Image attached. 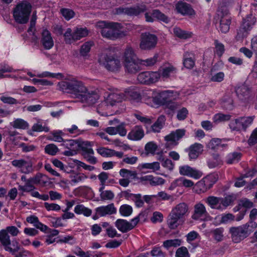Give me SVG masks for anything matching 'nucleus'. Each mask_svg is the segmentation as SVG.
I'll use <instances>...</instances> for the list:
<instances>
[{"instance_id":"1","label":"nucleus","mask_w":257,"mask_h":257,"mask_svg":"<svg viewBox=\"0 0 257 257\" xmlns=\"http://www.w3.org/2000/svg\"><path fill=\"white\" fill-rule=\"evenodd\" d=\"M58 86L60 90L71 94L74 98L88 106L95 104L99 98L96 91L89 89L82 81L76 79L60 82Z\"/></svg>"},{"instance_id":"2","label":"nucleus","mask_w":257,"mask_h":257,"mask_svg":"<svg viewBox=\"0 0 257 257\" xmlns=\"http://www.w3.org/2000/svg\"><path fill=\"white\" fill-rule=\"evenodd\" d=\"M123 60V66L126 72L134 74L141 70L140 59L138 58L132 47H127L125 49Z\"/></svg>"},{"instance_id":"3","label":"nucleus","mask_w":257,"mask_h":257,"mask_svg":"<svg viewBox=\"0 0 257 257\" xmlns=\"http://www.w3.org/2000/svg\"><path fill=\"white\" fill-rule=\"evenodd\" d=\"M32 8V5L27 1L18 4L13 10L15 21L19 24H27L30 18Z\"/></svg>"},{"instance_id":"4","label":"nucleus","mask_w":257,"mask_h":257,"mask_svg":"<svg viewBox=\"0 0 257 257\" xmlns=\"http://www.w3.org/2000/svg\"><path fill=\"white\" fill-rule=\"evenodd\" d=\"M188 205L184 202L180 203L174 207L170 213L167 224L170 229H175L179 225V220L188 213Z\"/></svg>"},{"instance_id":"5","label":"nucleus","mask_w":257,"mask_h":257,"mask_svg":"<svg viewBox=\"0 0 257 257\" xmlns=\"http://www.w3.org/2000/svg\"><path fill=\"white\" fill-rule=\"evenodd\" d=\"M257 227V224L253 221L237 227H231L229 229L232 241L235 243L240 242L248 237L253 229Z\"/></svg>"},{"instance_id":"6","label":"nucleus","mask_w":257,"mask_h":257,"mask_svg":"<svg viewBox=\"0 0 257 257\" xmlns=\"http://www.w3.org/2000/svg\"><path fill=\"white\" fill-rule=\"evenodd\" d=\"M96 27L100 29L102 37L114 40L121 36L119 30L120 24L117 23H107L105 21H99L96 24Z\"/></svg>"},{"instance_id":"7","label":"nucleus","mask_w":257,"mask_h":257,"mask_svg":"<svg viewBox=\"0 0 257 257\" xmlns=\"http://www.w3.org/2000/svg\"><path fill=\"white\" fill-rule=\"evenodd\" d=\"M98 61L109 71L118 72L121 67L119 59L116 57L106 53H103L99 56Z\"/></svg>"},{"instance_id":"8","label":"nucleus","mask_w":257,"mask_h":257,"mask_svg":"<svg viewBox=\"0 0 257 257\" xmlns=\"http://www.w3.org/2000/svg\"><path fill=\"white\" fill-rule=\"evenodd\" d=\"M216 15L220 22V31L223 33H227L230 29L231 20L228 9L222 6L219 7Z\"/></svg>"},{"instance_id":"9","label":"nucleus","mask_w":257,"mask_h":257,"mask_svg":"<svg viewBox=\"0 0 257 257\" xmlns=\"http://www.w3.org/2000/svg\"><path fill=\"white\" fill-rule=\"evenodd\" d=\"M254 118V116H243L233 119L229 123L230 128L235 131H240L241 130L245 131L252 123Z\"/></svg>"},{"instance_id":"10","label":"nucleus","mask_w":257,"mask_h":257,"mask_svg":"<svg viewBox=\"0 0 257 257\" xmlns=\"http://www.w3.org/2000/svg\"><path fill=\"white\" fill-rule=\"evenodd\" d=\"M158 39L150 33H143L140 37V48L143 50H150L155 48Z\"/></svg>"},{"instance_id":"11","label":"nucleus","mask_w":257,"mask_h":257,"mask_svg":"<svg viewBox=\"0 0 257 257\" xmlns=\"http://www.w3.org/2000/svg\"><path fill=\"white\" fill-rule=\"evenodd\" d=\"M194 220L208 221L211 220V216L207 212L205 206L201 202H197L193 207L191 216Z\"/></svg>"},{"instance_id":"12","label":"nucleus","mask_w":257,"mask_h":257,"mask_svg":"<svg viewBox=\"0 0 257 257\" xmlns=\"http://www.w3.org/2000/svg\"><path fill=\"white\" fill-rule=\"evenodd\" d=\"M160 77V73L158 71H145L140 73L137 79L141 83L148 85L156 83Z\"/></svg>"},{"instance_id":"13","label":"nucleus","mask_w":257,"mask_h":257,"mask_svg":"<svg viewBox=\"0 0 257 257\" xmlns=\"http://www.w3.org/2000/svg\"><path fill=\"white\" fill-rule=\"evenodd\" d=\"M3 237V238H0V242L6 251L13 255L19 251L20 246L16 239H14L11 241L10 235L7 234H5Z\"/></svg>"},{"instance_id":"14","label":"nucleus","mask_w":257,"mask_h":257,"mask_svg":"<svg viewBox=\"0 0 257 257\" xmlns=\"http://www.w3.org/2000/svg\"><path fill=\"white\" fill-rule=\"evenodd\" d=\"M124 98V95L123 93H112L108 94L98 106L103 109H106L109 106H112L117 103L121 102Z\"/></svg>"},{"instance_id":"15","label":"nucleus","mask_w":257,"mask_h":257,"mask_svg":"<svg viewBox=\"0 0 257 257\" xmlns=\"http://www.w3.org/2000/svg\"><path fill=\"white\" fill-rule=\"evenodd\" d=\"M12 164L19 168L22 173L28 174L34 171L32 161H27L24 159L14 160L12 162Z\"/></svg>"},{"instance_id":"16","label":"nucleus","mask_w":257,"mask_h":257,"mask_svg":"<svg viewBox=\"0 0 257 257\" xmlns=\"http://www.w3.org/2000/svg\"><path fill=\"white\" fill-rule=\"evenodd\" d=\"M217 180L214 175H210L198 182L197 187L199 189L200 192H205L212 187Z\"/></svg>"},{"instance_id":"17","label":"nucleus","mask_w":257,"mask_h":257,"mask_svg":"<svg viewBox=\"0 0 257 257\" xmlns=\"http://www.w3.org/2000/svg\"><path fill=\"white\" fill-rule=\"evenodd\" d=\"M146 10V6L141 4L134 7L119 8L118 9L117 12L124 13L130 16H137L141 13L145 12Z\"/></svg>"},{"instance_id":"18","label":"nucleus","mask_w":257,"mask_h":257,"mask_svg":"<svg viewBox=\"0 0 257 257\" xmlns=\"http://www.w3.org/2000/svg\"><path fill=\"white\" fill-rule=\"evenodd\" d=\"M190 160H195L203 151V146L202 144L195 143L191 145L187 150Z\"/></svg>"},{"instance_id":"19","label":"nucleus","mask_w":257,"mask_h":257,"mask_svg":"<svg viewBox=\"0 0 257 257\" xmlns=\"http://www.w3.org/2000/svg\"><path fill=\"white\" fill-rule=\"evenodd\" d=\"M179 172L182 175L190 176L195 179L199 178L202 175L199 171L187 165L180 167Z\"/></svg>"},{"instance_id":"20","label":"nucleus","mask_w":257,"mask_h":257,"mask_svg":"<svg viewBox=\"0 0 257 257\" xmlns=\"http://www.w3.org/2000/svg\"><path fill=\"white\" fill-rule=\"evenodd\" d=\"M186 130L184 129H178L175 131L172 132L170 134L165 137V140L167 142H171L178 144V141L182 139L185 135Z\"/></svg>"},{"instance_id":"21","label":"nucleus","mask_w":257,"mask_h":257,"mask_svg":"<svg viewBox=\"0 0 257 257\" xmlns=\"http://www.w3.org/2000/svg\"><path fill=\"white\" fill-rule=\"evenodd\" d=\"M41 42L44 48L47 50L52 48L54 45V41L51 37V34L46 29L43 30L42 32Z\"/></svg>"},{"instance_id":"22","label":"nucleus","mask_w":257,"mask_h":257,"mask_svg":"<svg viewBox=\"0 0 257 257\" xmlns=\"http://www.w3.org/2000/svg\"><path fill=\"white\" fill-rule=\"evenodd\" d=\"M144 131L142 127L136 125L128 134L127 138L132 141H139L144 137Z\"/></svg>"},{"instance_id":"23","label":"nucleus","mask_w":257,"mask_h":257,"mask_svg":"<svg viewBox=\"0 0 257 257\" xmlns=\"http://www.w3.org/2000/svg\"><path fill=\"white\" fill-rule=\"evenodd\" d=\"M203 201L211 209L222 210V207L220 204V197L209 196L208 197L204 198Z\"/></svg>"},{"instance_id":"24","label":"nucleus","mask_w":257,"mask_h":257,"mask_svg":"<svg viewBox=\"0 0 257 257\" xmlns=\"http://www.w3.org/2000/svg\"><path fill=\"white\" fill-rule=\"evenodd\" d=\"M97 214L100 216H104L107 214H113L116 213V209L113 203L109 204L105 206H101L95 209Z\"/></svg>"},{"instance_id":"25","label":"nucleus","mask_w":257,"mask_h":257,"mask_svg":"<svg viewBox=\"0 0 257 257\" xmlns=\"http://www.w3.org/2000/svg\"><path fill=\"white\" fill-rule=\"evenodd\" d=\"M176 9L178 13L183 15H192L194 14V11L190 6L182 2H179L176 4Z\"/></svg>"},{"instance_id":"26","label":"nucleus","mask_w":257,"mask_h":257,"mask_svg":"<svg viewBox=\"0 0 257 257\" xmlns=\"http://www.w3.org/2000/svg\"><path fill=\"white\" fill-rule=\"evenodd\" d=\"M140 180L143 181L148 182L152 186H157L159 185H162L165 183L164 179L161 177H155L152 175H147L142 177Z\"/></svg>"},{"instance_id":"27","label":"nucleus","mask_w":257,"mask_h":257,"mask_svg":"<svg viewBox=\"0 0 257 257\" xmlns=\"http://www.w3.org/2000/svg\"><path fill=\"white\" fill-rule=\"evenodd\" d=\"M115 224L117 228L123 233L133 229V226L131 225L130 222L124 219H118L116 220Z\"/></svg>"},{"instance_id":"28","label":"nucleus","mask_w":257,"mask_h":257,"mask_svg":"<svg viewBox=\"0 0 257 257\" xmlns=\"http://www.w3.org/2000/svg\"><path fill=\"white\" fill-rule=\"evenodd\" d=\"M26 220L28 222L33 224L35 227L42 231H45L48 229V227L39 222L38 218L35 215H31L27 217Z\"/></svg>"},{"instance_id":"29","label":"nucleus","mask_w":257,"mask_h":257,"mask_svg":"<svg viewBox=\"0 0 257 257\" xmlns=\"http://www.w3.org/2000/svg\"><path fill=\"white\" fill-rule=\"evenodd\" d=\"M183 64L184 66L188 69H191L194 67L195 62L192 53L188 52L185 53L184 54Z\"/></svg>"},{"instance_id":"30","label":"nucleus","mask_w":257,"mask_h":257,"mask_svg":"<svg viewBox=\"0 0 257 257\" xmlns=\"http://www.w3.org/2000/svg\"><path fill=\"white\" fill-rule=\"evenodd\" d=\"M88 31L86 28H76L73 31V40L77 41L87 36Z\"/></svg>"},{"instance_id":"31","label":"nucleus","mask_w":257,"mask_h":257,"mask_svg":"<svg viewBox=\"0 0 257 257\" xmlns=\"http://www.w3.org/2000/svg\"><path fill=\"white\" fill-rule=\"evenodd\" d=\"M249 31V30H247V28L241 24L236 30V35L235 37L236 40L237 41H242L248 36Z\"/></svg>"},{"instance_id":"32","label":"nucleus","mask_w":257,"mask_h":257,"mask_svg":"<svg viewBox=\"0 0 257 257\" xmlns=\"http://www.w3.org/2000/svg\"><path fill=\"white\" fill-rule=\"evenodd\" d=\"M165 120L166 118L164 115L160 116L157 121L152 125V131L155 133L160 132L165 124Z\"/></svg>"},{"instance_id":"33","label":"nucleus","mask_w":257,"mask_h":257,"mask_svg":"<svg viewBox=\"0 0 257 257\" xmlns=\"http://www.w3.org/2000/svg\"><path fill=\"white\" fill-rule=\"evenodd\" d=\"M78 147L83 151V154H93L94 151L91 148V143L88 141H82L79 140Z\"/></svg>"},{"instance_id":"34","label":"nucleus","mask_w":257,"mask_h":257,"mask_svg":"<svg viewBox=\"0 0 257 257\" xmlns=\"http://www.w3.org/2000/svg\"><path fill=\"white\" fill-rule=\"evenodd\" d=\"M19 230L15 226H7L5 229H2L0 231V238H3L5 234L9 235V233L13 236H17L19 233Z\"/></svg>"},{"instance_id":"35","label":"nucleus","mask_w":257,"mask_h":257,"mask_svg":"<svg viewBox=\"0 0 257 257\" xmlns=\"http://www.w3.org/2000/svg\"><path fill=\"white\" fill-rule=\"evenodd\" d=\"M255 23L256 18L255 16L250 14L243 20L241 25L247 28V30L250 31Z\"/></svg>"},{"instance_id":"36","label":"nucleus","mask_w":257,"mask_h":257,"mask_svg":"<svg viewBox=\"0 0 257 257\" xmlns=\"http://www.w3.org/2000/svg\"><path fill=\"white\" fill-rule=\"evenodd\" d=\"M241 154L239 152H232L226 157V162L228 164L237 163L240 159Z\"/></svg>"},{"instance_id":"37","label":"nucleus","mask_w":257,"mask_h":257,"mask_svg":"<svg viewBox=\"0 0 257 257\" xmlns=\"http://www.w3.org/2000/svg\"><path fill=\"white\" fill-rule=\"evenodd\" d=\"M32 130L34 132H48L49 131V128L47 126L46 123L40 120H39L37 123L33 125Z\"/></svg>"},{"instance_id":"38","label":"nucleus","mask_w":257,"mask_h":257,"mask_svg":"<svg viewBox=\"0 0 257 257\" xmlns=\"http://www.w3.org/2000/svg\"><path fill=\"white\" fill-rule=\"evenodd\" d=\"M119 175L123 178L136 179L137 177V173L135 171H131L126 169H121L119 171Z\"/></svg>"},{"instance_id":"39","label":"nucleus","mask_w":257,"mask_h":257,"mask_svg":"<svg viewBox=\"0 0 257 257\" xmlns=\"http://www.w3.org/2000/svg\"><path fill=\"white\" fill-rule=\"evenodd\" d=\"M235 200V197L233 195H227L224 198L220 197V204L222 207V210L232 205Z\"/></svg>"},{"instance_id":"40","label":"nucleus","mask_w":257,"mask_h":257,"mask_svg":"<svg viewBox=\"0 0 257 257\" xmlns=\"http://www.w3.org/2000/svg\"><path fill=\"white\" fill-rule=\"evenodd\" d=\"M32 181L36 185L44 186L47 182L46 177L41 173H37L34 177H32Z\"/></svg>"},{"instance_id":"41","label":"nucleus","mask_w":257,"mask_h":257,"mask_svg":"<svg viewBox=\"0 0 257 257\" xmlns=\"http://www.w3.org/2000/svg\"><path fill=\"white\" fill-rule=\"evenodd\" d=\"M79 140H64L61 146L68 150H77L78 146Z\"/></svg>"},{"instance_id":"42","label":"nucleus","mask_w":257,"mask_h":257,"mask_svg":"<svg viewBox=\"0 0 257 257\" xmlns=\"http://www.w3.org/2000/svg\"><path fill=\"white\" fill-rule=\"evenodd\" d=\"M161 76L163 78H167L169 77L172 74L176 72V68L173 66H169L163 68L160 72Z\"/></svg>"},{"instance_id":"43","label":"nucleus","mask_w":257,"mask_h":257,"mask_svg":"<svg viewBox=\"0 0 257 257\" xmlns=\"http://www.w3.org/2000/svg\"><path fill=\"white\" fill-rule=\"evenodd\" d=\"M74 211L76 214H83L86 216H89L91 214V209L85 207L83 205H77L75 206Z\"/></svg>"},{"instance_id":"44","label":"nucleus","mask_w":257,"mask_h":257,"mask_svg":"<svg viewBox=\"0 0 257 257\" xmlns=\"http://www.w3.org/2000/svg\"><path fill=\"white\" fill-rule=\"evenodd\" d=\"M173 32L175 36L181 39H186L191 37L192 35L191 33H188L177 27L174 28Z\"/></svg>"},{"instance_id":"45","label":"nucleus","mask_w":257,"mask_h":257,"mask_svg":"<svg viewBox=\"0 0 257 257\" xmlns=\"http://www.w3.org/2000/svg\"><path fill=\"white\" fill-rule=\"evenodd\" d=\"M175 183L179 186H184L186 187H191L194 185V183L190 180L185 179L183 177H180L175 180Z\"/></svg>"},{"instance_id":"46","label":"nucleus","mask_w":257,"mask_h":257,"mask_svg":"<svg viewBox=\"0 0 257 257\" xmlns=\"http://www.w3.org/2000/svg\"><path fill=\"white\" fill-rule=\"evenodd\" d=\"M11 124L16 128L26 129L28 126V123L24 120L20 118L16 119Z\"/></svg>"},{"instance_id":"47","label":"nucleus","mask_w":257,"mask_h":257,"mask_svg":"<svg viewBox=\"0 0 257 257\" xmlns=\"http://www.w3.org/2000/svg\"><path fill=\"white\" fill-rule=\"evenodd\" d=\"M158 149V146L154 142H150L147 143L145 147V150L147 155L151 154L154 155L155 152Z\"/></svg>"},{"instance_id":"48","label":"nucleus","mask_w":257,"mask_h":257,"mask_svg":"<svg viewBox=\"0 0 257 257\" xmlns=\"http://www.w3.org/2000/svg\"><path fill=\"white\" fill-rule=\"evenodd\" d=\"M119 211L122 216H128L133 212V208L129 205L123 204L120 206Z\"/></svg>"},{"instance_id":"49","label":"nucleus","mask_w":257,"mask_h":257,"mask_svg":"<svg viewBox=\"0 0 257 257\" xmlns=\"http://www.w3.org/2000/svg\"><path fill=\"white\" fill-rule=\"evenodd\" d=\"M236 93L238 98L242 100L248 96V90L246 87L242 86L236 88Z\"/></svg>"},{"instance_id":"50","label":"nucleus","mask_w":257,"mask_h":257,"mask_svg":"<svg viewBox=\"0 0 257 257\" xmlns=\"http://www.w3.org/2000/svg\"><path fill=\"white\" fill-rule=\"evenodd\" d=\"M158 56L154 55L153 57L145 60L140 59L141 65H144L147 67H150L154 65L158 60Z\"/></svg>"},{"instance_id":"51","label":"nucleus","mask_w":257,"mask_h":257,"mask_svg":"<svg viewBox=\"0 0 257 257\" xmlns=\"http://www.w3.org/2000/svg\"><path fill=\"white\" fill-rule=\"evenodd\" d=\"M141 168L142 169H147L152 170L155 172L158 171L160 168V163L158 162H154L151 163H144L141 165Z\"/></svg>"},{"instance_id":"52","label":"nucleus","mask_w":257,"mask_h":257,"mask_svg":"<svg viewBox=\"0 0 257 257\" xmlns=\"http://www.w3.org/2000/svg\"><path fill=\"white\" fill-rule=\"evenodd\" d=\"M231 118V115L228 114L219 113L216 114L213 117V120L215 122L227 121Z\"/></svg>"},{"instance_id":"53","label":"nucleus","mask_w":257,"mask_h":257,"mask_svg":"<svg viewBox=\"0 0 257 257\" xmlns=\"http://www.w3.org/2000/svg\"><path fill=\"white\" fill-rule=\"evenodd\" d=\"M224 229L222 227L217 228L211 231V233L213 234L214 238L218 241H220L222 240L223 235V232Z\"/></svg>"},{"instance_id":"54","label":"nucleus","mask_w":257,"mask_h":257,"mask_svg":"<svg viewBox=\"0 0 257 257\" xmlns=\"http://www.w3.org/2000/svg\"><path fill=\"white\" fill-rule=\"evenodd\" d=\"M152 15L153 17L156 18L165 23H168L169 22L168 18L158 10H154L152 13Z\"/></svg>"},{"instance_id":"55","label":"nucleus","mask_w":257,"mask_h":257,"mask_svg":"<svg viewBox=\"0 0 257 257\" xmlns=\"http://www.w3.org/2000/svg\"><path fill=\"white\" fill-rule=\"evenodd\" d=\"M181 244V240L179 239H169L163 242V245L165 247L168 248L170 247H177Z\"/></svg>"},{"instance_id":"56","label":"nucleus","mask_w":257,"mask_h":257,"mask_svg":"<svg viewBox=\"0 0 257 257\" xmlns=\"http://www.w3.org/2000/svg\"><path fill=\"white\" fill-rule=\"evenodd\" d=\"M207 163L208 166L210 168H214L222 164V161L220 160L219 156L216 155L214 156L212 160H209Z\"/></svg>"},{"instance_id":"57","label":"nucleus","mask_w":257,"mask_h":257,"mask_svg":"<svg viewBox=\"0 0 257 257\" xmlns=\"http://www.w3.org/2000/svg\"><path fill=\"white\" fill-rule=\"evenodd\" d=\"M37 19V16L36 15V12L34 11L33 13L31 21H30V27L29 29H28V32L30 33L32 32L33 35H34V31L35 30V25L36 20Z\"/></svg>"},{"instance_id":"58","label":"nucleus","mask_w":257,"mask_h":257,"mask_svg":"<svg viewBox=\"0 0 257 257\" xmlns=\"http://www.w3.org/2000/svg\"><path fill=\"white\" fill-rule=\"evenodd\" d=\"M45 151L47 154L54 156L58 152V148L55 145L51 144L45 147Z\"/></svg>"},{"instance_id":"59","label":"nucleus","mask_w":257,"mask_h":257,"mask_svg":"<svg viewBox=\"0 0 257 257\" xmlns=\"http://www.w3.org/2000/svg\"><path fill=\"white\" fill-rule=\"evenodd\" d=\"M97 152L101 156L104 157H112V150L107 149L106 148L100 147L98 148Z\"/></svg>"},{"instance_id":"60","label":"nucleus","mask_w":257,"mask_h":257,"mask_svg":"<svg viewBox=\"0 0 257 257\" xmlns=\"http://www.w3.org/2000/svg\"><path fill=\"white\" fill-rule=\"evenodd\" d=\"M176 257H190L187 248L184 246L178 248L176 251Z\"/></svg>"},{"instance_id":"61","label":"nucleus","mask_w":257,"mask_h":257,"mask_svg":"<svg viewBox=\"0 0 257 257\" xmlns=\"http://www.w3.org/2000/svg\"><path fill=\"white\" fill-rule=\"evenodd\" d=\"M214 44L216 54L219 57L221 56L225 50L224 45L217 40H215Z\"/></svg>"},{"instance_id":"62","label":"nucleus","mask_w":257,"mask_h":257,"mask_svg":"<svg viewBox=\"0 0 257 257\" xmlns=\"http://www.w3.org/2000/svg\"><path fill=\"white\" fill-rule=\"evenodd\" d=\"M93 43L92 41L85 42L81 47L80 53L82 55L85 56L88 53L91 47L93 46Z\"/></svg>"},{"instance_id":"63","label":"nucleus","mask_w":257,"mask_h":257,"mask_svg":"<svg viewBox=\"0 0 257 257\" xmlns=\"http://www.w3.org/2000/svg\"><path fill=\"white\" fill-rule=\"evenodd\" d=\"M222 105L226 110H231L233 108V100L229 97H224L222 102Z\"/></svg>"},{"instance_id":"64","label":"nucleus","mask_w":257,"mask_h":257,"mask_svg":"<svg viewBox=\"0 0 257 257\" xmlns=\"http://www.w3.org/2000/svg\"><path fill=\"white\" fill-rule=\"evenodd\" d=\"M60 12L62 15L66 20H69L74 16V12L72 10L69 9H62Z\"/></svg>"}]
</instances>
